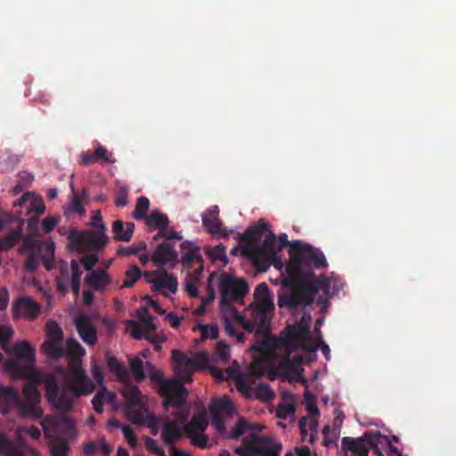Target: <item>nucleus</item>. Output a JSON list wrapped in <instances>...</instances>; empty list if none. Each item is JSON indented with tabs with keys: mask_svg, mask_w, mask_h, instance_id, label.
Listing matches in <instances>:
<instances>
[{
	"mask_svg": "<svg viewBox=\"0 0 456 456\" xmlns=\"http://www.w3.org/2000/svg\"><path fill=\"white\" fill-rule=\"evenodd\" d=\"M106 363L110 370L117 376L120 381L128 379V371L124 363L119 362L115 356L107 354Z\"/></svg>",
	"mask_w": 456,
	"mask_h": 456,
	"instance_id": "cd10ccee",
	"label": "nucleus"
},
{
	"mask_svg": "<svg viewBox=\"0 0 456 456\" xmlns=\"http://www.w3.org/2000/svg\"><path fill=\"white\" fill-rule=\"evenodd\" d=\"M237 372L235 370L232 368H227L225 370L215 369L212 370V375L218 380H224L227 378H235Z\"/></svg>",
	"mask_w": 456,
	"mask_h": 456,
	"instance_id": "5fc2aeb1",
	"label": "nucleus"
},
{
	"mask_svg": "<svg viewBox=\"0 0 456 456\" xmlns=\"http://www.w3.org/2000/svg\"><path fill=\"white\" fill-rule=\"evenodd\" d=\"M141 322L143 330L146 333H151L155 331L156 325L153 322L152 317L147 313L145 310V314L141 318Z\"/></svg>",
	"mask_w": 456,
	"mask_h": 456,
	"instance_id": "052dcab7",
	"label": "nucleus"
},
{
	"mask_svg": "<svg viewBox=\"0 0 456 456\" xmlns=\"http://www.w3.org/2000/svg\"><path fill=\"white\" fill-rule=\"evenodd\" d=\"M255 296L258 303L251 308L248 321H254L259 324L260 331L267 330V319L272 318L274 304L270 297V289L266 283L258 284L255 289Z\"/></svg>",
	"mask_w": 456,
	"mask_h": 456,
	"instance_id": "6e6552de",
	"label": "nucleus"
},
{
	"mask_svg": "<svg viewBox=\"0 0 456 456\" xmlns=\"http://www.w3.org/2000/svg\"><path fill=\"white\" fill-rule=\"evenodd\" d=\"M224 330L228 336L236 338L237 341L240 343H244V341H245L244 334L239 333L237 331L235 326L229 321L228 318H225Z\"/></svg>",
	"mask_w": 456,
	"mask_h": 456,
	"instance_id": "3c124183",
	"label": "nucleus"
},
{
	"mask_svg": "<svg viewBox=\"0 0 456 456\" xmlns=\"http://www.w3.org/2000/svg\"><path fill=\"white\" fill-rule=\"evenodd\" d=\"M68 210L70 212L78 213L80 215L85 212L83 201L81 200L77 193H74L72 201L68 207Z\"/></svg>",
	"mask_w": 456,
	"mask_h": 456,
	"instance_id": "4d7b16f0",
	"label": "nucleus"
},
{
	"mask_svg": "<svg viewBox=\"0 0 456 456\" xmlns=\"http://www.w3.org/2000/svg\"><path fill=\"white\" fill-rule=\"evenodd\" d=\"M191 443L199 448L206 449L208 445V437L204 432L188 434Z\"/></svg>",
	"mask_w": 456,
	"mask_h": 456,
	"instance_id": "09e8293b",
	"label": "nucleus"
},
{
	"mask_svg": "<svg viewBox=\"0 0 456 456\" xmlns=\"http://www.w3.org/2000/svg\"><path fill=\"white\" fill-rule=\"evenodd\" d=\"M151 259L159 268H165L166 265L173 268L178 261V254L170 243L162 242L156 247Z\"/></svg>",
	"mask_w": 456,
	"mask_h": 456,
	"instance_id": "dca6fc26",
	"label": "nucleus"
},
{
	"mask_svg": "<svg viewBox=\"0 0 456 456\" xmlns=\"http://www.w3.org/2000/svg\"><path fill=\"white\" fill-rule=\"evenodd\" d=\"M181 250L183 251L181 262L185 268L191 269L193 268V265L203 259L200 254V247L191 241H183L181 244Z\"/></svg>",
	"mask_w": 456,
	"mask_h": 456,
	"instance_id": "aec40b11",
	"label": "nucleus"
},
{
	"mask_svg": "<svg viewBox=\"0 0 456 456\" xmlns=\"http://www.w3.org/2000/svg\"><path fill=\"white\" fill-rule=\"evenodd\" d=\"M328 263L323 253L309 243L300 240L291 245L290 261L286 265L288 275L281 285L284 290L279 293L278 306L295 309L299 305H311L319 291L326 300L343 289V282L337 277L314 276L313 267L326 268Z\"/></svg>",
	"mask_w": 456,
	"mask_h": 456,
	"instance_id": "f257e3e1",
	"label": "nucleus"
},
{
	"mask_svg": "<svg viewBox=\"0 0 456 456\" xmlns=\"http://www.w3.org/2000/svg\"><path fill=\"white\" fill-rule=\"evenodd\" d=\"M295 413V407L291 403L279 404L276 409V417L281 419H286Z\"/></svg>",
	"mask_w": 456,
	"mask_h": 456,
	"instance_id": "8fccbe9b",
	"label": "nucleus"
},
{
	"mask_svg": "<svg viewBox=\"0 0 456 456\" xmlns=\"http://www.w3.org/2000/svg\"><path fill=\"white\" fill-rule=\"evenodd\" d=\"M183 435H185L183 427H179L175 421H168L163 424L162 439L166 444L173 445Z\"/></svg>",
	"mask_w": 456,
	"mask_h": 456,
	"instance_id": "b1692460",
	"label": "nucleus"
},
{
	"mask_svg": "<svg viewBox=\"0 0 456 456\" xmlns=\"http://www.w3.org/2000/svg\"><path fill=\"white\" fill-rule=\"evenodd\" d=\"M22 230L17 228L0 239V250H9L21 239Z\"/></svg>",
	"mask_w": 456,
	"mask_h": 456,
	"instance_id": "72a5a7b5",
	"label": "nucleus"
},
{
	"mask_svg": "<svg viewBox=\"0 0 456 456\" xmlns=\"http://www.w3.org/2000/svg\"><path fill=\"white\" fill-rule=\"evenodd\" d=\"M194 330H200L203 340L207 338L216 339L218 337V327L216 325L199 324Z\"/></svg>",
	"mask_w": 456,
	"mask_h": 456,
	"instance_id": "37998d69",
	"label": "nucleus"
},
{
	"mask_svg": "<svg viewBox=\"0 0 456 456\" xmlns=\"http://www.w3.org/2000/svg\"><path fill=\"white\" fill-rule=\"evenodd\" d=\"M256 396L264 402H269L275 395L268 384L261 383L256 388Z\"/></svg>",
	"mask_w": 456,
	"mask_h": 456,
	"instance_id": "c03bdc74",
	"label": "nucleus"
},
{
	"mask_svg": "<svg viewBox=\"0 0 456 456\" xmlns=\"http://www.w3.org/2000/svg\"><path fill=\"white\" fill-rule=\"evenodd\" d=\"M96 159L98 161H104L107 163H114L115 159L112 154L108 152L107 149L102 145H99L94 151Z\"/></svg>",
	"mask_w": 456,
	"mask_h": 456,
	"instance_id": "603ef678",
	"label": "nucleus"
},
{
	"mask_svg": "<svg viewBox=\"0 0 456 456\" xmlns=\"http://www.w3.org/2000/svg\"><path fill=\"white\" fill-rule=\"evenodd\" d=\"M375 434L365 433L362 437H343L341 446L344 451L352 452V456H368L369 451L372 449L371 439L374 438ZM347 456V455H346Z\"/></svg>",
	"mask_w": 456,
	"mask_h": 456,
	"instance_id": "4468645a",
	"label": "nucleus"
},
{
	"mask_svg": "<svg viewBox=\"0 0 456 456\" xmlns=\"http://www.w3.org/2000/svg\"><path fill=\"white\" fill-rule=\"evenodd\" d=\"M272 438L251 435V439L243 438L241 446L234 452L240 456H279L282 448L280 444H272Z\"/></svg>",
	"mask_w": 456,
	"mask_h": 456,
	"instance_id": "9d476101",
	"label": "nucleus"
},
{
	"mask_svg": "<svg viewBox=\"0 0 456 456\" xmlns=\"http://www.w3.org/2000/svg\"><path fill=\"white\" fill-rule=\"evenodd\" d=\"M127 189L125 187L118 188L115 195V205L118 208H124L127 204Z\"/></svg>",
	"mask_w": 456,
	"mask_h": 456,
	"instance_id": "13d9d810",
	"label": "nucleus"
},
{
	"mask_svg": "<svg viewBox=\"0 0 456 456\" xmlns=\"http://www.w3.org/2000/svg\"><path fill=\"white\" fill-rule=\"evenodd\" d=\"M125 383L122 394L125 398H126L130 403H136L139 401L141 396L140 389L131 384L128 379L123 381Z\"/></svg>",
	"mask_w": 456,
	"mask_h": 456,
	"instance_id": "ea45409f",
	"label": "nucleus"
},
{
	"mask_svg": "<svg viewBox=\"0 0 456 456\" xmlns=\"http://www.w3.org/2000/svg\"><path fill=\"white\" fill-rule=\"evenodd\" d=\"M206 253L213 261H222L224 265L228 263V257L225 251V247L223 244H219L216 247L209 248Z\"/></svg>",
	"mask_w": 456,
	"mask_h": 456,
	"instance_id": "a19ab883",
	"label": "nucleus"
},
{
	"mask_svg": "<svg viewBox=\"0 0 456 456\" xmlns=\"http://www.w3.org/2000/svg\"><path fill=\"white\" fill-rule=\"evenodd\" d=\"M216 354L221 360L226 361L230 358V348L224 342H218Z\"/></svg>",
	"mask_w": 456,
	"mask_h": 456,
	"instance_id": "0e129e2a",
	"label": "nucleus"
},
{
	"mask_svg": "<svg viewBox=\"0 0 456 456\" xmlns=\"http://www.w3.org/2000/svg\"><path fill=\"white\" fill-rule=\"evenodd\" d=\"M28 212H34L38 216L43 215L45 211V206L42 200V198H35L33 199L29 206L28 207Z\"/></svg>",
	"mask_w": 456,
	"mask_h": 456,
	"instance_id": "864d4df0",
	"label": "nucleus"
},
{
	"mask_svg": "<svg viewBox=\"0 0 456 456\" xmlns=\"http://www.w3.org/2000/svg\"><path fill=\"white\" fill-rule=\"evenodd\" d=\"M12 406L17 407L21 415V398L18 390L12 387H0V411L6 414Z\"/></svg>",
	"mask_w": 456,
	"mask_h": 456,
	"instance_id": "6ab92c4d",
	"label": "nucleus"
},
{
	"mask_svg": "<svg viewBox=\"0 0 456 456\" xmlns=\"http://www.w3.org/2000/svg\"><path fill=\"white\" fill-rule=\"evenodd\" d=\"M211 413L224 414L232 416L233 413V408L231 399L228 396L217 398L212 401L210 404Z\"/></svg>",
	"mask_w": 456,
	"mask_h": 456,
	"instance_id": "c85d7f7f",
	"label": "nucleus"
},
{
	"mask_svg": "<svg viewBox=\"0 0 456 456\" xmlns=\"http://www.w3.org/2000/svg\"><path fill=\"white\" fill-rule=\"evenodd\" d=\"M9 368L20 376L32 380L26 383L23 387L24 399H21V417L35 419H42L44 413L39 406L41 397L36 384L43 381L40 373L33 366L20 367L14 362L9 363Z\"/></svg>",
	"mask_w": 456,
	"mask_h": 456,
	"instance_id": "20e7f679",
	"label": "nucleus"
},
{
	"mask_svg": "<svg viewBox=\"0 0 456 456\" xmlns=\"http://www.w3.org/2000/svg\"><path fill=\"white\" fill-rule=\"evenodd\" d=\"M122 431L127 443L133 447L135 446L137 444V437L133 428L129 426H124L122 427Z\"/></svg>",
	"mask_w": 456,
	"mask_h": 456,
	"instance_id": "69168bd1",
	"label": "nucleus"
},
{
	"mask_svg": "<svg viewBox=\"0 0 456 456\" xmlns=\"http://www.w3.org/2000/svg\"><path fill=\"white\" fill-rule=\"evenodd\" d=\"M23 434L28 435L34 440H38L41 436V431L37 427H22L19 428V435L22 436Z\"/></svg>",
	"mask_w": 456,
	"mask_h": 456,
	"instance_id": "680f3d73",
	"label": "nucleus"
},
{
	"mask_svg": "<svg viewBox=\"0 0 456 456\" xmlns=\"http://www.w3.org/2000/svg\"><path fill=\"white\" fill-rule=\"evenodd\" d=\"M13 354L20 360L27 362L32 366L35 362V351L28 341L16 343L12 347Z\"/></svg>",
	"mask_w": 456,
	"mask_h": 456,
	"instance_id": "a878e982",
	"label": "nucleus"
},
{
	"mask_svg": "<svg viewBox=\"0 0 456 456\" xmlns=\"http://www.w3.org/2000/svg\"><path fill=\"white\" fill-rule=\"evenodd\" d=\"M95 231H90L86 234L72 233V241L77 246L88 245L94 250H100L105 247L109 238L105 234L104 224H94Z\"/></svg>",
	"mask_w": 456,
	"mask_h": 456,
	"instance_id": "ddd939ff",
	"label": "nucleus"
},
{
	"mask_svg": "<svg viewBox=\"0 0 456 456\" xmlns=\"http://www.w3.org/2000/svg\"><path fill=\"white\" fill-rule=\"evenodd\" d=\"M172 358L175 362V372L178 378L176 380L182 384L192 381V373L194 370L203 367L208 362L207 353H196L190 357L178 350L172 352Z\"/></svg>",
	"mask_w": 456,
	"mask_h": 456,
	"instance_id": "1a4fd4ad",
	"label": "nucleus"
},
{
	"mask_svg": "<svg viewBox=\"0 0 456 456\" xmlns=\"http://www.w3.org/2000/svg\"><path fill=\"white\" fill-rule=\"evenodd\" d=\"M142 276V272L137 265H130L125 272L123 288H131Z\"/></svg>",
	"mask_w": 456,
	"mask_h": 456,
	"instance_id": "e433bc0d",
	"label": "nucleus"
},
{
	"mask_svg": "<svg viewBox=\"0 0 456 456\" xmlns=\"http://www.w3.org/2000/svg\"><path fill=\"white\" fill-rule=\"evenodd\" d=\"M307 425L309 426V429L311 430L309 442L313 443L317 434V420L314 418L302 417L298 421V428L300 433H304L305 429H307Z\"/></svg>",
	"mask_w": 456,
	"mask_h": 456,
	"instance_id": "58836bf2",
	"label": "nucleus"
},
{
	"mask_svg": "<svg viewBox=\"0 0 456 456\" xmlns=\"http://www.w3.org/2000/svg\"><path fill=\"white\" fill-rule=\"evenodd\" d=\"M39 265L38 255L35 253H29L24 263V268L28 272H34Z\"/></svg>",
	"mask_w": 456,
	"mask_h": 456,
	"instance_id": "bf43d9fd",
	"label": "nucleus"
},
{
	"mask_svg": "<svg viewBox=\"0 0 456 456\" xmlns=\"http://www.w3.org/2000/svg\"><path fill=\"white\" fill-rule=\"evenodd\" d=\"M187 397L184 399V401L179 405L175 406L172 403H166L165 400H163V405L165 408H168L169 406H172L176 410L175 413V420L179 427H183V425H186L188 422L189 418V410L185 407Z\"/></svg>",
	"mask_w": 456,
	"mask_h": 456,
	"instance_id": "2f4dec72",
	"label": "nucleus"
},
{
	"mask_svg": "<svg viewBox=\"0 0 456 456\" xmlns=\"http://www.w3.org/2000/svg\"><path fill=\"white\" fill-rule=\"evenodd\" d=\"M97 262L98 256L96 255H86L81 258V263L87 271H93V268Z\"/></svg>",
	"mask_w": 456,
	"mask_h": 456,
	"instance_id": "338daca9",
	"label": "nucleus"
},
{
	"mask_svg": "<svg viewBox=\"0 0 456 456\" xmlns=\"http://www.w3.org/2000/svg\"><path fill=\"white\" fill-rule=\"evenodd\" d=\"M150 208V200L148 198L142 196L138 198L134 211L133 213V216L136 220H144L146 221L149 215H147V211Z\"/></svg>",
	"mask_w": 456,
	"mask_h": 456,
	"instance_id": "4c0bfd02",
	"label": "nucleus"
},
{
	"mask_svg": "<svg viewBox=\"0 0 456 456\" xmlns=\"http://www.w3.org/2000/svg\"><path fill=\"white\" fill-rule=\"evenodd\" d=\"M68 373L70 379L69 384L61 389L54 377L47 376L45 379L46 401L56 411H73L75 398L89 395L95 388L94 384L82 368L80 361L72 360L69 365Z\"/></svg>",
	"mask_w": 456,
	"mask_h": 456,
	"instance_id": "7ed1b4c3",
	"label": "nucleus"
},
{
	"mask_svg": "<svg viewBox=\"0 0 456 456\" xmlns=\"http://www.w3.org/2000/svg\"><path fill=\"white\" fill-rule=\"evenodd\" d=\"M257 428L261 429V427L258 425H250L248 424L244 419L240 418L238 422L235 424V426L232 428L231 433L228 436L229 439H237L240 437L244 433H246L248 430Z\"/></svg>",
	"mask_w": 456,
	"mask_h": 456,
	"instance_id": "f704fd0d",
	"label": "nucleus"
},
{
	"mask_svg": "<svg viewBox=\"0 0 456 456\" xmlns=\"http://www.w3.org/2000/svg\"><path fill=\"white\" fill-rule=\"evenodd\" d=\"M146 367L151 381L158 386V392L166 403L179 406L188 397V390L181 381L164 379L162 373L151 362H147Z\"/></svg>",
	"mask_w": 456,
	"mask_h": 456,
	"instance_id": "423d86ee",
	"label": "nucleus"
},
{
	"mask_svg": "<svg viewBox=\"0 0 456 456\" xmlns=\"http://www.w3.org/2000/svg\"><path fill=\"white\" fill-rule=\"evenodd\" d=\"M145 224L150 227L155 226L159 230V232H162L168 227L169 220L166 214L160 213L158 210H153L148 216Z\"/></svg>",
	"mask_w": 456,
	"mask_h": 456,
	"instance_id": "c756f323",
	"label": "nucleus"
},
{
	"mask_svg": "<svg viewBox=\"0 0 456 456\" xmlns=\"http://www.w3.org/2000/svg\"><path fill=\"white\" fill-rule=\"evenodd\" d=\"M130 367L133 374L135 377L137 382H141L145 378L143 370V362L139 358L132 359L130 362Z\"/></svg>",
	"mask_w": 456,
	"mask_h": 456,
	"instance_id": "de8ad7c7",
	"label": "nucleus"
},
{
	"mask_svg": "<svg viewBox=\"0 0 456 456\" xmlns=\"http://www.w3.org/2000/svg\"><path fill=\"white\" fill-rule=\"evenodd\" d=\"M66 346V352L68 351L73 356L81 357L86 354L85 348L74 338H68Z\"/></svg>",
	"mask_w": 456,
	"mask_h": 456,
	"instance_id": "a18cd8bd",
	"label": "nucleus"
},
{
	"mask_svg": "<svg viewBox=\"0 0 456 456\" xmlns=\"http://www.w3.org/2000/svg\"><path fill=\"white\" fill-rule=\"evenodd\" d=\"M41 306L29 297L17 298L12 305L13 319H36L40 313Z\"/></svg>",
	"mask_w": 456,
	"mask_h": 456,
	"instance_id": "2eb2a0df",
	"label": "nucleus"
},
{
	"mask_svg": "<svg viewBox=\"0 0 456 456\" xmlns=\"http://www.w3.org/2000/svg\"><path fill=\"white\" fill-rule=\"evenodd\" d=\"M211 417H212V424L214 425L216 429L218 432L223 433L225 429L224 417L221 414H217V413H211Z\"/></svg>",
	"mask_w": 456,
	"mask_h": 456,
	"instance_id": "774afa93",
	"label": "nucleus"
},
{
	"mask_svg": "<svg viewBox=\"0 0 456 456\" xmlns=\"http://www.w3.org/2000/svg\"><path fill=\"white\" fill-rule=\"evenodd\" d=\"M75 326L79 337L86 345L94 346L96 344V328L87 315H77L75 318Z\"/></svg>",
	"mask_w": 456,
	"mask_h": 456,
	"instance_id": "a211bd4d",
	"label": "nucleus"
},
{
	"mask_svg": "<svg viewBox=\"0 0 456 456\" xmlns=\"http://www.w3.org/2000/svg\"><path fill=\"white\" fill-rule=\"evenodd\" d=\"M71 268V289L75 296H77L80 292V282H81V274L82 272L78 265V263L76 260H71L70 263Z\"/></svg>",
	"mask_w": 456,
	"mask_h": 456,
	"instance_id": "c9c22d12",
	"label": "nucleus"
},
{
	"mask_svg": "<svg viewBox=\"0 0 456 456\" xmlns=\"http://www.w3.org/2000/svg\"><path fill=\"white\" fill-rule=\"evenodd\" d=\"M40 248L39 241L36 240V236L28 235L23 239V242L19 248V252L21 254L34 253L35 249Z\"/></svg>",
	"mask_w": 456,
	"mask_h": 456,
	"instance_id": "79ce46f5",
	"label": "nucleus"
},
{
	"mask_svg": "<svg viewBox=\"0 0 456 456\" xmlns=\"http://www.w3.org/2000/svg\"><path fill=\"white\" fill-rule=\"evenodd\" d=\"M85 282L95 290H102L111 282V278L106 270L97 269L86 276Z\"/></svg>",
	"mask_w": 456,
	"mask_h": 456,
	"instance_id": "5701e85b",
	"label": "nucleus"
},
{
	"mask_svg": "<svg viewBox=\"0 0 456 456\" xmlns=\"http://www.w3.org/2000/svg\"><path fill=\"white\" fill-rule=\"evenodd\" d=\"M46 340L42 345V349L51 359L58 360L66 354L62 346L63 331L58 322L50 320L45 325Z\"/></svg>",
	"mask_w": 456,
	"mask_h": 456,
	"instance_id": "f8f14e48",
	"label": "nucleus"
},
{
	"mask_svg": "<svg viewBox=\"0 0 456 456\" xmlns=\"http://www.w3.org/2000/svg\"><path fill=\"white\" fill-rule=\"evenodd\" d=\"M269 234L260 245L255 244H245L241 246V251L244 256L248 257L256 268L259 272H265L270 265L275 262L277 258V253L282 250L286 246L291 245L295 240L289 242V240H284L282 243H278L277 238L275 234L268 231ZM291 248H289V252ZM290 259L289 260V262Z\"/></svg>",
	"mask_w": 456,
	"mask_h": 456,
	"instance_id": "39448f33",
	"label": "nucleus"
},
{
	"mask_svg": "<svg viewBox=\"0 0 456 456\" xmlns=\"http://www.w3.org/2000/svg\"><path fill=\"white\" fill-rule=\"evenodd\" d=\"M204 227L213 235H220L224 238L229 237V232L222 229V221L217 218H211L206 215L202 216Z\"/></svg>",
	"mask_w": 456,
	"mask_h": 456,
	"instance_id": "7c9ffc66",
	"label": "nucleus"
},
{
	"mask_svg": "<svg viewBox=\"0 0 456 456\" xmlns=\"http://www.w3.org/2000/svg\"><path fill=\"white\" fill-rule=\"evenodd\" d=\"M58 415L43 418L41 425L48 438H70L76 435L74 420L66 415L67 412L57 411Z\"/></svg>",
	"mask_w": 456,
	"mask_h": 456,
	"instance_id": "9b49d317",
	"label": "nucleus"
},
{
	"mask_svg": "<svg viewBox=\"0 0 456 456\" xmlns=\"http://www.w3.org/2000/svg\"><path fill=\"white\" fill-rule=\"evenodd\" d=\"M219 289L221 293L220 305L222 308L227 307L233 313L235 318L234 306L230 305V302H239L248 292V285L243 279L236 278L230 273H222L219 277Z\"/></svg>",
	"mask_w": 456,
	"mask_h": 456,
	"instance_id": "0eeeda50",
	"label": "nucleus"
},
{
	"mask_svg": "<svg viewBox=\"0 0 456 456\" xmlns=\"http://www.w3.org/2000/svg\"><path fill=\"white\" fill-rule=\"evenodd\" d=\"M235 321L247 332H255L256 341L251 346L250 350L257 352L262 359L267 360L273 356L279 346L284 347L287 355L284 358V364H289V354L302 349L306 352H315L317 346L309 337L310 325L305 322V319L301 322L288 325L281 333L279 338L270 337L271 319H267V330L260 331L259 324L254 321H248L247 317L235 311Z\"/></svg>",
	"mask_w": 456,
	"mask_h": 456,
	"instance_id": "f03ea898",
	"label": "nucleus"
},
{
	"mask_svg": "<svg viewBox=\"0 0 456 456\" xmlns=\"http://www.w3.org/2000/svg\"><path fill=\"white\" fill-rule=\"evenodd\" d=\"M268 231L267 224L264 220H260L256 225L245 230L242 234L238 235L240 242L247 241L246 244L259 245L264 233Z\"/></svg>",
	"mask_w": 456,
	"mask_h": 456,
	"instance_id": "412c9836",
	"label": "nucleus"
},
{
	"mask_svg": "<svg viewBox=\"0 0 456 456\" xmlns=\"http://www.w3.org/2000/svg\"><path fill=\"white\" fill-rule=\"evenodd\" d=\"M59 218L56 216H49L42 222V228L45 233L51 232L58 224Z\"/></svg>",
	"mask_w": 456,
	"mask_h": 456,
	"instance_id": "e2e57ef3",
	"label": "nucleus"
},
{
	"mask_svg": "<svg viewBox=\"0 0 456 456\" xmlns=\"http://www.w3.org/2000/svg\"><path fill=\"white\" fill-rule=\"evenodd\" d=\"M112 232L114 233L113 239L115 240L128 242L133 237L134 232V224L129 222L126 223L125 226L121 220H116L112 224Z\"/></svg>",
	"mask_w": 456,
	"mask_h": 456,
	"instance_id": "393cba45",
	"label": "nucleus"
},
{
	"mask_svg": "<svg viewBox=\"0 0 456 456\" xmlns=\"http://www.w3.org/2000/svg\"><path fill=\"white\" fill-rule=\"evenodd\" d=\"M0 452L6 456H39V452L23 442L14 443L0 433Z\"/></svg>",
	"mask_w": 456,
	"mask_h": 456,
	"instance_id": "f3484780",
	"label": "nucleus"
},
{
	"mask_svg": "<svg viewBox=\"0 0 456 456\" xmlns=\"http://www.w3.org/2000/svg\"><path fill=\"white\" fill-rule=\"evenodd\" d=\"M208 422L206 413L203 411L194 415L189 423L183 425V431H185V435L204 432L208 428Z\"/></svg>",
	"mask_w": 456,
	"mask_h": 456,
	"instance_id": "bb28decb",
	"label": "nucleus"
},
{
	"mask_svg": "<svg viewBox=\"0 0 456 456\" xmlns=\"http://www.w3.org/2000/svg\"><path fill=\"white\" fill-rule=\"evenodd\" d=\"M95 395L97 396L96 400H100L102 403H112L116 398L115 394L108 391L104 386H101L100 390Z\"/></svg>",
	"mask_w": 456,
	"mask_h": 456,
	"instance_id": "6e6d98bb",
	"label": "nucleus"
},
{
	"mask_svg": "<svg viewBox=\"0 0 456 456\" xmlns=\"http://www.w3.org/2000/svg\"><path fill=\"white\" fill-rule=\"evenodd\" d=\"M148 283L153 285L156 291H161L163 289H167L169 292L175 294L177 291V280L173 275L167 273L164 268V273H159L155 279H148Z\"/></svg>",
	"mask_w": 456,
	"mask_h": 456,
	"instance_id": "4be33fe9",
	"label": "nucleus"
},
{
	"mask_svg": "<svg viewBox=\"0 0 456 456\" xmlns=\"http://www.w3.org/2000/svg\"><path fill=\"white\" fill-rule=\"evenodd\" d=\"M49 442L51 456H67L69 450L68 438H50Z\"/></svg>",
	"mask_w": 456,
	"mask_h": 456,
	"instance_id": "473e14b6",
	"label": "nucleus"
},
{
	"mask_svg": "<svg viewBox=\"0 0 456 456\" xmlns=\"http://www.w3.org/2000/svg\"><path fill=\"white\" fill-rule=\"evenodd\" d=\"M200 283V281L195 278H191L188 275L186 276L184 281V290L189 297L193 298L199 297L198 286Z\"/></svg>",
	"mask_w": 456,
	"mask_h": 456,
	"instance_id": "49530a36",
	"label": "nucleus"
}]
</instances>
